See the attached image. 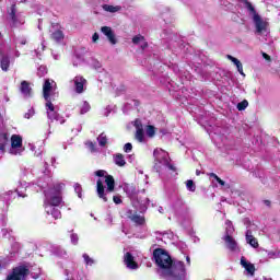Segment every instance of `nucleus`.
<instances>
[{
  "instance_id": "obj_1",
  "label": "nucleus",
  "mask_w": 280,
  "mask_h": 280,
  "mask_svg": "<svg viewBox=\"0 0 280 280\" xmlns=\"http://www.w3.org/2000/svg\"><path fill=\"white\" fill-rule=\"evenodd\" d=\"M65 189V184L59 183L52 185L50 188L44 191L45 200H44V209H49V207H60V205H65L62 199V190Z\"/></svg>"
},
{
  "instance_id": "obj_2",
  "label": "nucleus",
  "mask_w": 280,
  "mask_h": 280,
  "mask_svg": "<svg viewBox=\"0 0 280 280\" xmlns=\"http://www.w3.org/2000/svg\"><path fill=\"white\" fill-rule=\"evenodd\" d=\"M162 277L166 280H185L187 277L185 262L175 259L166 270L162 271Z\"/></svg>"
},
{
  "instance_id": "obj_3",
  "label": "nucleus",
  "mask_w": 280,
  "mask_h": 280,
  "mask_svg": "<svg viewBox=\"0 0 280 280\" xmlns=\"http://www.w3.org/2000/svg\"><path fill=\"white\" fill-rule=\"evenodd\" d=\"M153 259L158 268L162 270L161 275H163V272H165V270L170 268V266H172L173 261L175 260L172 259L168 250L160 247L153 250Z\"/></svg>"
},
{
  "instance_id": "obj_4",
  "label": "nucleus",
  "mask_w": 280,
  "mask_h": 280,
  "mask_svg": "<svg viewBox=\"0 0 280 280\" xmlns=\"http://www.w3.org/2000/svg\"><path fill=\"white\" fill-rule=\"evenodd\" d=\"M105 184L107 188L105 189L104 183L102 179H97L96 182V194L101 200L104 202H108L107 194H113L115 191V177L113 175H106L105 176Z\"/></svg>"
},
{
  "instance_id": "obj_5",
  "label": "nucleus",
  "mask_w": 280,
  "mask_h": 280,
  "mask_svg": "<svg viewBox=\"0 0 280 280\" xmlns=\"http://www.w3.org/2000/svg\"><path fill=\"white\" fill-rule=\"evenodd\" d=\"M27 277H30V267L20 265L11 270L5 280H27Z\"/></svg>"
},
{
  "instance_id": "obj_6",
  "label": "nucleus",
  "mask_w": 280,
  "mask_h": 280,
  "mask_svg": "<svg viewBox=\"0 0 280 280\" xmlns=\"http://www.w3.org/2000/svg\"><path fill=\"white\" fill-rule=\"evenodd\" d=\"M136 128L135 139L139 141V143H143L145 141V132L143 130V122L141 119L137 118L133 122Z\"/></svg>"
},
{
  "instance_id": "obj_7",
  "label": "nucleus",
  "mask_w": 280,
  "mask_h": 280,
  "mask_svg": "<svg viewBox=\"0 0 280 280\" xmlns=\"http://www.w3.org/2000/svg\"><path fill=\"white\" fill-rule=\"evenodd\" d=\"M124 264L129 270H137L139 268V262L135 260V256L130 252L124 254Z\"/></svg>"
},
{
  "instance_id": "obj_8",
  "label": "nucleus",
  "mask_w": 280,
  "mask_h": 280,
  "mask_svg": "<svg viewBox=\"0 0 280 280\" xmlns=\"http://www.w3.org/2000/svg\"><path fill=\"white\" fill-rule=\"evenodd\" d=\"M54 81L46 79L43 84V97L44 100H49L51 97V91L54 90Z\"/></svg>"
},
{
  "instance_id": "obj_9",
  "label": "nucleus",
  "mask_w": 280,
  "mask_h": 280,
  "mask_svg": "<svg viewBox=\"0 0 280 280\" xmlns=\"http://www.w3.org/2000/svg\"><path fill=\"white\" fill-rule=\"evenodd\" d=\"M74 82V89H75V93H84V84H86V79H84V77L82 75H77L73 79Z\"/></svg>"
},
{
  "instance_id": "obj_10",
  "label": "nucleus",
  "mask_w": 280,
  "mask_h": 280,
  "mask_svg": "<svg viewBox=\"0 0 280 280\" xmlns=\"http://www.w3.org/2000/svg\"><path fill=\"white\" fill-rule=\"evenodd\" d=\"M101 32L108 38L112 45H117V37H115V33L110 26H103Z\"/></svg>"
},
{
  "instance_id": "obj_11",
  "label": "nucleus",
  "mask_w": 280,
  "mask_h": 280,
  "mask_svg": "<svg viewBox=\"0 0 280 280\" xmlns=\"http://www.w3.org/2000/svg\"><path fill=\"white\" fill-rule=\"evenodd\" d=\"M223 242H225L229 250H237V241L231 236V234L226 233L225 236L223 237Z\"/></svg>"
},
{
  "instance_id": "obj_12",
  "label": "nucleus",
  "mask_w": 280,
  "mask_h": 280,
  "mask_svg": "<svg viewBox=\"0 0 280 280\" xmlns=\"http://www.w3.org/2000/svg\"><path fill=\"white\" fill-rule=\"evenodd\" d=\"M254 23L256 25V32L258 34H261L266 30V22L261 20V16L259 14L254 15Z\"/></svg>"
},
{
  "instance_id": "obj_13",
  "label": "nucleus",
  "mask_w": 280,
  "mask_h": 280,
  "mask_svg": "<svg viewBox=\"0 0 280 280\" xmlns=\"http://www.w3.org/2000/svg\"><path fill=\"white\" fill-rule=\"evenodd\" d=\"M20 92L22 95L25 97H31L32 96V86L30 85V82L27 81H22L20 85Z\"/></svg>"
},
{
  "instance_id": "obj_14",
  "label": "nucleus",
  "mask_w": 280,
  "mask_h": 280,
  "mask_svg": "<svg viewBox=\"0 0 280 280\" xmlns=\"http://www.w3.org/2000/svg\"><path fill=\"white\" fill-rule=\"evenodd\" d=\"M11 148H13V150H16V148H23V137H21L20 135H12Z\"/></svg>"
},
{
  "instance_id": "obj_15",
  "label": "nucleus",
  "mask_w": 280,
  "mask_h": 280,
  "mask_svg": "<svg viewBox=\"0 0 280 280\" xmlns=\"http://www.w3.org/2000/svg\"><path fill=\"white\" fill-rule=\"evenodd\" d=\"M246 242L253 248H259V242L255 238V236H253V231L250 230L246 231Z\"/></svg>"
},
{
  "instance_id": "obj_16",
  "label": "nucleus",
  "mask_w": 280,
  "mask_h": 280,
  "mask_svg": "<svg viewBox=\"0 0 280 280\" xmlns=\"http://www.w3.org/2000/svg\"><path fill=\"white\" fill-rule=\"evenodd\" d=\"M47 215H51L55 220H60L62 218V212H60V209L56 207H49L45 209Z\"/></svg>"
},
{
  "instance_id": "obj_17",
  "label": "nucleus",
  "mask_w": 280,
  "mask_h": 280,
  "mask_svg": "<svg viewBox=\"0 0 280 280\" xmlns=\"http://www.w3.org/2000/svg\"><path fill=\"white\" fill-rule=\"evenodd\" d=\"M47 117L50 121H59V124H65V118L54 109L52 112H47Z\"/></svg>"
},
{
  "instance_id": "obj_18",
  "label": "nucleus",
  "mask_w": 280,
  "mask_h": 280,
  "mask_svg": "<svg viewBox=\"0 0 280 280\" xmlns=\"http://www.w3.org/2000/svg\"><path fill=\"white\" fill-rule=\"evenodd\" d=\"M10 141V137L8 136V132H1L0 133V152H5V147L8 145Z\"/></svg>"
},
{
  "instance_id": "obj_19",
  "label": "nucleus",
  "mask_w": 280,
  "mask_h": 280,
  "mask_svg": "<svg viewBox=\"0 0 280 280\" xmlns=\"http://www.w3.org/2000/svg\"><path fill=\"white\" fill-rule=\"evenodd\" d=\"M241 266H243V268H245V270L248 271L249 275H253V272H255V265L246 261L245 257L241 258Z\"/></svg>"
},
{
  "instance_id": "obj_20",
  "label": "nucleus",
  "mask_w": 280,
  "mask_h": 280,
  "mask_svg": "<svg viewBox=\"0 0 280 280\" xmlns=\"http://www.w3.org/2000/svg\"><path fill=\"white\" fill-rule=\"evenodd\" d=\"M0 67H1L2 71H9V69H10V57L8 55H4V56L1 57Z\"/></svg>"
},
{
  "instance_id": "obj_21",
  "label": "nucleus",
  "mask_w": 280,
  "mask_h": 280,
  "mask_svg": "<svg viewBox=\"0 0 280 280\" xmlns=\"http://www.w3.org/2000/svg\"><path fill=\"white\" fill-rule=\"evenodd\" d=\"M51 40H55V43H60V40H65V33L62 31L57 30L50 35Z\"/></svg>"
},
{
  "instance_id": "obj_22",
  "label": "nucleus",
  "mask_w": 280,
  "mask_h": 280,
  "mask_svg": "<svg viewBox=\"0 0 280 280\" xmlns=\"http://www.w3.org/2000/svg\"><path fill=\"white\" fill-rule=\"evenodd\" d=\"M114 162L116 163V165H118V167H124V165H126V159L121 153H117L116 155H114Z\"/></svg>"
},
{
  "instance_id": "obj_23",
  "label": "nucleus",
  "mask_w": 280,
  "mask_h": 280,
  "mask_svg": "<svg viewBox=\"0 0 280 280\" xmlns=\"http://www.w3.org/2000/svg\"><path fill=\"white\" fill-rule=\"evenodd\" d=\"M130 220L135 222V224H138L139 226H143L145 224V218L141 217L139 214H133Z\"/></svg>"
},
{
  "instance_id": "obj_24",
  "label": "nucleus",
  "mask_w": 280,
  "mask_h": 280,
  "mask_svg": "<svg viewBox=\"0 0 280 280\" xmlns=\"http://www.w3.org/2000/svg\"><path fill=\"white\" fill-rule=\"evenodd\" d=\"M243 3L245 5L246 10H248V12H250V14H253V16H255V14H258L257 11L255 10V7L253 5V3H250V1L243 0Z\"/></svg>"
},
{
  "instance_id": "obj_25",
  "label": "nucleus",
  "mask_w": 280,
  "mask_h": 280,
  "mask_svg": "<svg viewBox=\"0 0 280 280\" xmlns=\"http://www.w3.org/2000/svg\"><path fill=\"white\" fill-rule=\"evenodd\" d=\"M232 62L235 65V67L237 68V71H238V73H241V75H246V74H244V67L242 66V61H240V59L234 57Z\"/></svg>"
},
{
  "instance_id": "obj_26",
  "label": "nucleus",
  "mask_w": 280,
  "mask_h": 280,
  "mask_svg": "<svg viewBox=\"0 0 280 280\" xmlns=\"http://www.w3.org/2000/svg\"><path fill=\"white\" fill-rule=\"evenodd\" d=\"M145 132H147V137L152 139V137H154V135H156V127H154L152 125H148L145 127Z\"/></svg>"
},
{
  "instance_id": "obj_27",
  "label": "nucleus",
  "mask_w": 280,
  "mask_h": 280,
  "mask_svg": "<svg viewBox=\"0 0 280 280\" xmlns=\"http://www.w3.org/2000/svg\"><path fill=\"white\" fill-rule=\"evenodd\" d=\"M97 141H98V145H101V148H106V143H108V138L104 135V132H102L97 137Z\"/></svg>"
},
{
  "instance_id": "obj_28",
  "label": "nucleus",
  "mask_w": 280,
  "mask_h": 280,
  "mask_svg": "<svg viewBox=\"0 0 280 280\" xmlns=\"http://www.w3.org/2000/svg\"><path fill=\"white\" fill-rule=\"evenodd\" d=\"M103 9L106 11V12H112V13H115V12H119V10H121V7L119 5H110V4H105L103 5Z\"/></svg>"
},
{
  "instance_id": "obj_29",
  "label": "nucleus",
  "mask_w": 280,
  "mask_h": 280,
  "mask_svg": "<svg viewBox=\"0 0 280 280\" xmlns=\"http://www.w3.org/2000/svg\"><path fill=\"white\" fill-rule=\"evenodd\" d=\"M209 176L210 178H214V180H217V183H219L221 187H224V185H226V183L222 178H220L215 173H210Z\"/></svg>"
},
{
  "instance_id": "obj_30",
  "label": "nucleus",
  "mask_w": 280,
  "mask_h": 280,
  "mask_svg": "<svg viewBox=\"0 0 280 280\" xmlns=\"http://www.w3.org/2000/svg\"><path fill=\"white\" fill-rule=\"evenodd\" d=\"M45 102H46L47 113L56 110V107L54 106V103H51V97H48V100H45Z\"/></svg>"
},
{
  "instance_id": "obj_31",
  "label": "nucleus",
  "mask_w": 280,
  "mask_h": 280,
  "mask_svg": "<svg viewBox=\"0 0 280 280\" xmlns=\"http://www.w3.org/2000/svg\"><path fill=\"white\" fill-rule=\"evenodd\" d=\"M10 16L13 23H16V4L11 5Z\"/></svg>"
},
{
  "instance_id": "obj_32",
  "label": "nucleus",
  "mask_w": 280,
  "mask_h": 280,
  "mask_svg": "<svg viewBox=\"0 0 280 280\" xmlns=\"http://www.w3.org/2000/svg\"><path fill=\"white\" fill-rule=\"evenodd\" d=\"M237 110H246L248 108V101L244 100L237 104Z\"/></svg>"
},
{
  "instance_id": "obj_33",
  "label": "nucleus",
  "mask_w": 280,
  "mask_h": 280,
  "mask_svg": "<svg viewBox=\"0 0 280 280\" xmlns=\"http://www.w3.org/2000/svg\"><path fill=\"white\" fill-rule=\"evenodd\" d=\"M83 259L86 264V266H93L95 264V260L89 256V254H83Z\"/></svg>"
},
{
  "instance_id": "obj_34",
  "label": "nucleus",
  "mask_w": 280,
  "mask_h": 280,
  "mask_svg": "<svg viewBox=\"0 0 280 280\" xmlns=\"http://www.w3.org/2000/svg\"><path fill=\"white\" fill-rule=\"evenodd\" d=\"M141 40H145V37L143 35H141V34L136 35L132 38L133 45H139V43H141Z\"/></svg>"
},
{
  "instance_id": "obj_35",
  "label": "nucleus",
  "mask_w": 280,
  "mask_h": 280,
  "mask_svg": "<svg viewBox=\"0 0 280 280\" xmlns=\"http://www.w3.org/2000/svg\"><path fill=\"white\" fill-rule=\"evenodd\" d=\"M186 187L188 189V191H196V184H194V180L188 179L186 182Z\"/></svg>"
},
{
  "instance_id": "obj_36",
  "label": "nucleus",
  "mask_w": 280,
  "mask_h": 280,
  "mask_svg": "<svg viewBox=\"0 0 280 280\" xmlns=\"http://www.w3.org/2000/svg\"><path fill=\"white\" fill-rule=\"evenodd\" d=\"M91 110V105L89 102H84L82 107H81V115H84V113H89Z\"/></svg>"
},
{
  "instance_id": "obj_37",
  "label": "nucleus",
  "mask_w": 280,
  "mask_h": 280,
  "mask_svg": "<svg viewBox=\"0 0 280 280\" xmlns=\"http://www.w3.org/2000/svg\"><path fill=\"white\" fill-rule=\"evenodd\" d=\"M74 191H75V194H78L79 198H82V185L75 184L74 185Z\"/></svg>"
},
{
  "instance_id": "obj_38",
  "label": "nucleus",
  "mask_w": 280,
  "mask_h": 280,
  "mask_svg": "<svg viewBox=\"0 0 280 280\" xmlns=\"http://www.w3.org/2000/svg\"><path fill=\"white\" fill-rule=\"evenodd\" d=\"M124 152H126V153L132 152V143L127 142V143L124 145Z\"/></svg>"
},
{
  "instance_id": "obj_39",
  "label": "nucleus",
  "mask_w": 280,
  "mask_h": 280,
  "mask_svg": "<svg viewBox=\"0 0 280 280\" xmlns=\"http://www.w3.org/2000/svg\"><path fill=\"white\" fill-rule=\"evenodd\" d=\"M85 145L89 147V149L91 150V152H95V143H93V141H88L85 143Z\"/></svg>"
},
{
  "instance_id": "obj_40",
  "label": "nucleus",
  "mask_w": 280,
  "mask_h": 280,
  "mask_svg": "<svg viewBox=\"0 0 280 280\" xmlns=\"http://www.w3.org/2000/svg\"><path fill=\"white\" fill-rule=\"evenodd\" d=\"M106 175V171L104 170H98L95 172V176H98V178H102Z\"/></svg>"
},
{
  "instance_id": "obj_41",
  "label": "nucleus",
  "mask_w": 280,
  "mask_h": 280,
  "mask_svg": "<svg viewBox=\"0 0 280 280\" xmlns=\"http://www.w3.org/2000/svg\"><path fill=\"white\" fill-rule=\"evenodd\" d=\"M113 201L115 202V205H121V197H119V196H114L113 197Z\"/></svg>"
},
{
  "instance_id": "obj_42",
  "label": "nucleus",
  "mask_w": 280,
  "mask_h": 280,
  "mask_svg": "<svg viewBox=\"0 0 280 280\" xmlns=\"http://www.w3.org/2000/svg\"><path fill=\"white\" fill-rule=\"evenodd\" d=\"M97 40H100V34L94 33L93 36H92V43H97Z\"/></svg>"
},
{
  "instance_id": "obj_43",
  "label": "nucleus",
  "mask_w": 280,
  "mask_h": 280,
  "mask_svg": "<svg viewBox=\"0 0 280 280\" xmlns=\"http://www.w3.org/2000/svg\"><path fill=\"white\" fill-rule=\"evenodd\" d=\"M262 58L265 60H267L268 62H270V60H272V58L270 57V55L266 54V52H262Z\"/></svg>"
},
{
  "instance_id": "obj_44",
  "label": "nucleus",
  "mask_w": 280,
  "mask_h": 280,
  "mask_svg": "<svg viewBox=\"0 0 280 280\" xmlns=\"http://www.w3.org/2000/svg\"><path fill=\"white\" fill-rule=\"evenodd\" d=\"M141 49H148V42H144L143 45H141Z\"/></svg>"
},
{
  "instance_id": "obj_45",
  "label": "nucleus",
  "mask_w": 280,
  "mask_h": 280,
  "mask_svg": "<svg viewBox=\"0 0 280 280\" xmlns=\"http://www.w3.org/2000/svg\"><path fill=\"white\" fill-rule=\"evenodd\" d=\"M186 261H187L188 266H191V258H189V256L186 257Z\"/></svg>"
},
{
  "instance_id": "obj_46",
  "label": "nucleus",
  "mask_w": 280,
  "mask_h": 280,
  "mask_svg": "<svg viewBox=\"0 0 280 280\" xmlns=\"http://www.w3.org/2000/svg\"><path fill=\"white\" fill-rule=\"evenodd\" d=\"M226 58H228V60H231V62H233V59H234L235 57H233V56H231V55H228Z\"/></svg>"
},
{
  "instance_id": "obj_47",
  "label": "nucleus",
  "mask_w": 280,
  "mask_h": 280,
  "mask_svg": "<svg viewBox=\"0 0 280 280\" xmlns=\"http://www.w3.org/2000/svg\"><path fill=\"white\" fill-rule=\"evenodd\" d=\"M264 203H265L267 207H270V200H265Z\"/></svg>"
},
{
  "instance_id": "obj_48",
  "label": "nucleus",
  "mask_w": 280,
  "mask_h": 280,
  "mask_svg": "<svg viewBox=\"0 0 280 280\" xmlns=\"http://www.w3.org/2000/svg\"><path fill=\"white\" fill-rule=\"evenodd\" d=\"M170 170H172L173 172L176 171V168L174 167V165H168Z\"/></svg>"
},
{
  "instance_id": "obj_49",
  "label": "nucleus",
  "mask_w": 280,
  "mask_h": 280,
  "mask_svg": "<svg viewBox=\"0 0 280 280\" xmlns=\"http://www.w3.org/2000/svg\"><path fill=\"white\" fill-rule=\"evenodd\" d=\"M201 172L200 170H196V176H200Z\"/></svg>"
},
{
  "instance_id": "obj_50",
  "label": "nucleus",
  "mask_w": 280,
  "mask_h": 280,
  "mask_svg": "<svg viewBox=\"0 0 280 280\" xmlns=\"http://www.w3.org/2000/svg\"><path fill=\"white\" fill-rule=\"evenodd\" d=\"M52 27H56V24H52Z\"/></svg>"
}]
</instances>
